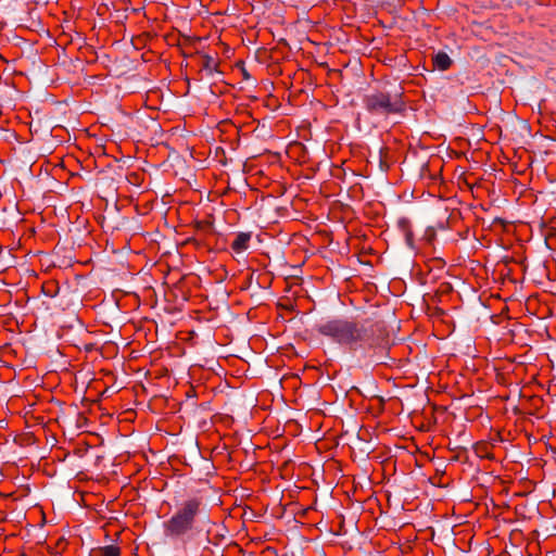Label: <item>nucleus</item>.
I'll return each instance as SVG.
<instances>
[{"mask_svg":"<svg viewBox=\"0 0 556 556\" xmlns=\"http://www.w3.org/2000/svg\"><path fill=\"white\" fill-rule=\"evenodd\" d=\"M493 448L494 445L485 441L478 442L473 445V452L480 458L494 459Z\"/></svg>","mask_w":556,"mask_h":556,"instance_id":"5","label":"nucleus"},{"mask_svg":"<svg viewBox=\"0 0 556 556\" xmlns=\"http://www.w3.org/2000/svg\"><path fill=\"white\" fill-rule=\"evenodd\" d=\"M4 331H8V328H4V330H1V333L3 334V333H4Z\"/></svg>","mask_w":556,"mask_h":556,"instance_id":"17","label":"nucleus"},{"mask_svg":"<svg viewBox=\"0 0 556 556\" xmlns=\"http://www.w3.org/2000/svg\"><path fill=\"white\" fill-rule=\"evenodd\" d=\"M1 497H2V498H8V497H9V495H7V494H3V493H2V494H1Z\"/></svg>","mask_w":556,"mask_h":556,"instance_id":"15","label":"nucleus"},{"mask_svg":"<svg viewBox=\"0 0 556 556\" xmlns=\"http://www.w3.org/2000/svg\"><path fill=\"white\" fill-rule=\"evenodd\" d=\"M252 235L251 232H239L231 242V250L240 254L249 249Z\"/></svg>","mask_w":556,"mask_h":556,"instance_id":"4","label":"nucleus"},{"mask_svg":"<svg viewBox=\"0 0 556 556\" xmlns=\"http://www.w3.org/2000/svg\"><path fill=\"white\" fill-rule=\"evenodd\" d=\"M8 443H9V439L5 437L4 442H2V444H8Z\"/></svg>","mask_w":556,"mask_h":556,"instance_id":"14","label":"nucleus"},{"mask_svg":"<svg viewBox=\"0 0 556 556\" xmlns=\"http://www.w3.org/2000/svg\"><path fill=\"white\" fill-rule=\"evenodd\" d=\"M452 60L445 52H439L433 56V65L440 71H446L452 65Z\"/></svg>","mask_w":556,"mask_h":556,"instance_id":"6","label":"nucleus"},{"mask_svg":"<svg viewBox=\"0 0 556 556\" xmlns=\"http://www.w3.org/2000/svg\"><path fill=\"white\" fill-rule=\"evenodd\" d=\"M212 224L206 220H200L195 223V229L198 231L208 232L211 231Z\"/></svg>","mask_w":556,"mask_h":556,"instance_id":"8","label":"nucleus"},{"mask_svg":"<svg viewBox=\"0 0 556 556\" xmlns=\"http://www.w3.org/2000/svg\"><path fill=\"white\" fill-rule=\"evenodd\" d=\"M211 520L202 497L192 496L177 504L162 523L163 534L170 542L187 543L198 536Z\"/></svg>","mask_w":556,"mask_h":556,"instance_id":"2","label":"nucleus"},{"mask_svg":"<svg viewBox=\"0 0 556 556\" xmlns=\"http://www.w3.org/2000/svg\"><path fill=\"white\" fill-rule=\"evenodd\" d=\"M1 520H2V522H4V521H7V520H8V519H7V516H4V514H3V513H2Z\"/></svg>","mask_w":556,"mask_h":556,"instance_id":"12","label":"nucleus"},{"mask_svg":"<svg viewBox=\"0 0 556 556\" xmlns=\"http://www.w3.org/2000/svg\"><path fill=\"white\" fill-rule=\"evenodd\" d=\"M11 371H12V368H11V367H9V366H2V372H1V376H2V377H8L9 379H11V375H9V374H11Z\"/></svg>","mask_w":556,"mask_h":556,"instance_id":"10","label":"nucleus"},{"mask_svg":"<svg viewBox=\"0 0 556 556\" xmlns=\"http://www.w3.org/2000/svg\"><path fill=\"white\" fill-rule=\"evenodd\" d=\"M406 238H407V240H410L412 239V233L407 232Z\"/></svg>","mask_w":556,"mask_h":556,"instance_id":"13","label":"nucleus"},{"mask_svg":"<svg viewBox=\"0 0 556 556\" xmlns=\"http://www.w3.org/2000/svg\"><path fill=\"white\" fill-rule=\"evenodd\" d=\"M4 331H8V328H4V330H1V333L3 334V333H4Z\"/></svg>","mask_w":556,"mask_h":556,"instance_id":"16","label":"nucleus"},{"mask_svg":"<svg viewBox=\"0 0 556 556\" xmlns=\"http://www.w3.org/2000/svg\"><path fill=\"white\" fill-rule=\"evenodd\" d=\"M364 104L369 113L376 115L396 114L405 109L402 92L376 91L365 97Z\"/></svg>","mask_w":556,"mask_h":556,"instance_id":"3","label":"nucleus"},{"mask_svg":"<svg viewBox=\"0 0 556 556\" xmlns=\"http://www.w3.org/2000/svg\"><path fill=\"white\" fill-rule=\"evenodd\" d=\"M7 298H11V294H10V293H8V294H7V293H4V292L2 291V295H1L2 302H3V301H5V300H7Z\"/></svg>","mask_w":556,"mask_h":556,"instance_id":"11","label":"nucleus"},{"mask_svg":"<svg viewBox=\"0 0 556 556\" xmlns=\"http://www.w3.org/2000/svg\"><path fill=\"white\" fill-rule=\"evenodd\" d=\"M92 556H121V549L116 545H108L93 549Z\"/></svg>","mask_w":556,"mask_h":556,"instance_id":"7","label":"nucleus"},{"mask_svg":"<svg viewBox=\"0 0 556 556\" xmlns=\"http://www.w3.org/2000/svg\"><path fill=\"white\" fill-rule=\"evenodd\" d=\"M1 351H2V357H4L7 354L12 352L11 344L10 343L2 344Z\"/></svg>","mask_w":556,"mask_h":556,"instance_id":"9","label":"nucleus"},{"mask_svg":"<svg viewBox=\"0 0 556 556\" xmlns=\"http://www.w3.org/2000/svg\"><path fill=\"white\" fill-rule=\"evenodd\" d=\"M317 331L333 342L358 352L362 357L381 363L379 354L388 344V332L380 321L332 318L317 326Z\"/></svg>","mask_w":556,"mask_h":556,"instance_id":"1","label":"nucleus"}]
</instances>
